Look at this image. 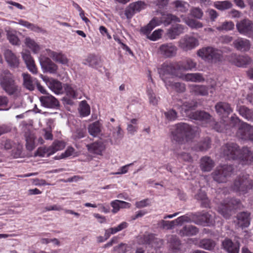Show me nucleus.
Masks as SVG:
<instances>
[{"label":"nucleus","instance_id":"1","mask_svg":"<svg viewBox=\"0 0 253 253\" xmlns=\"http://www.w3.org/2000/svg\"><path fill=\"white\" fill-rule=\"evenodd\" d=\"M221 155L228 160H235L239 157L247 163H253V153L248 147H243L240 153L239 147L234 143H229L221 148Z\"/></svg>","mask_w":253,"mask_h":253},{"label":"nucleus","instance_id":"2","mask_svg":"<svg viewBox=\"0 0 253 253\" xmlns=\"http://www.w3.org/2000/svg\"><path fill=\"white\" fill-rule=\"evenodd\" d=\"M176 106L177 109L180 110V112L183 115H185L188 116L190 119L205 121L207 123L210 122V123L211 122V116L209 113L205 111H197L189 113L190 109L197 106V103L194 101L182 103V102L179 100L178 103L176 104Z\"/></svg>","mask_w":253,"mask_h":253},{"label":"nucleus","instance_id":"3","mask_svg":"<svg viewBox=\"0 0 253 253\" xmlns=\"http://www.w3.org/2000/svg\"><path fill=\"white\" fill-rule=\"evenodd\" d=\"M182 67L178 63H164L160 69V73L169 74L173 77L182 79H204L200 73L184 74L182 72Z\"/></svg>","mask_w":253,"mask_h":253},{"label":"nucleus","instance_id":"4","mask_svg":"<svg viewBox=\"0 0 253 253\" xmlns=\"http://www.w3.org/2000/svg\"><path fill=\"white\" fill-rule=\"evenodd\" d=\"M174 127L171 132L172 138L178 143H183L185 141H188L193 138L194 134V129L188 124L178 123L175 125Z\"/></svg>","mask_w":253,"mask_h":253},{"label":"nucleus","instance_id":"5","mask_svg":"<svg viewBox=\"0 0 253 253\" xmlns=\"http://www.w3.org/2000/svg\"><path fill=\"white\" fill-rule=\"evenodd\" d=\"M253 188V180L250 178L249 174H243L237 176L234 180L232 189L241 194L247 193Z\"/></svg>","mask_w":253,"mask_h":253},{"label":"nucleus","instance_id":"6","mask_svg":"<svg viewBox=\"0 0 253 253\" xmlns=\"http://www.w3.org/2000/svg\"><path fill=\"white\" fill-rule=\"evenodd\" d=\"M243 205L241 201L237 199H230L218 208V212L225 218L228 219L234 210L241 209Z\"/></svg>","mask_w":253,"mask_h":253},{"label":"nucleus","instance_id":"7","mask_svg":"<svg viewBox=\"0 0 253 253\" xmlns=\"http://www.w3.org/2000/svg\"><path fill=\"white\" fill-rule=\"evenodd\" d=\"M197 55L208 62L219 61L221 56V52L211 46L203 47L197 51Z\"/></svg>","mask_w":253,"mask_h":253},{"label":"nucleus","instance_id":"8","mask_svg":"<svg viewBox=\"0 0 253 253\" xmlns=\"http://www.w3.org/2000/svg\"><path fill=\"white\" fill-rule=\"evenodd\" d=\"M233 170V168L231 165L220 166L217 167L212 173V176L214 180L217 182H225L228 178L231 176Z\"/></svg>","mask_w":253,"mask_h":253},{"label":"nucleus","instance_id":"9","mask_svg":"<svg viewBox=\"0 0 253 253\" xmlns=\"http://www.w3.org/2000/svg\"><path fill=\"white\" fill-rule=\"evenodd\" d=\"M199 44V41L196 37L188 35L181 37L178 42L179 47L184 51L191 50Z\"/></svg>","mask_w":253,"mask_h":253},{"label":"nucleus","instance_id":"10","mask_svg":"<svg viewBox=\"0 0 253 253\" xmlns=\"http://www.w3.org/2000/svg\"><path fill=\"white\" fill-rule=\"evenodd\" d=\"M228 59L232 64L239 67H246L253 62L252 58L247 55L232 53L228 56Z\"/></svg>","mask_w":253,"mask_h":253},{"label":"nucleus","instance_id":"11","mask_svg":"<svg viewBox=\"0 0 253 253\" xmlns=\"http://www.w3.org/2000/svg\"><path fill=\"white\" fill-rule=\"evenodd\" d=\"M238 31L245 36H253V22L248 19H244L236 24Z\"/></svg>","mask_w":253,"mask_h":253},{"label":"nucleus","instance_id":"12","mask_svg":"<svg viewBox=\"0 0 253 253\" xmlns=\"http://www.w3.org/2000/svg\"><path fill=\"white\" fill-rule=\"evenodd\" d=\"M177 48L172 43H166L161 44L158 50L159 54L165 58H171L176 55Z\"/></svg>","mask_w":253,"mask_h":253},{"label":"nucleus","instance_id":"13","mask_svg":"<svg viewBox=\"0 0 253 253\" xmlns=\"http://www.w3.org/2000/svg\"><path fill=\"white\" fill-rule=\"evenodd\" d=\"M234 223L237 229H244L248 227L250 224V213L248 211H243L237 214Z\"/></svg>","mask_w":253,"mask_h":253},{"label":"nucleus","instance_id":"14","mask_svg":"<svg viewBox=\"0 0 253 253\" xmlns=\"http://www.w3.org/2000/svg\"><path fill=\"white\" fill-rule=\"evenodd\" d=\"M39 61L43 72L55 74L58 69V66L50 58L44 56H41Z\"/></svg>","mask_w":253,"mask_h":253},{"label":"nucleus","instance_id":"15","mask_svg":"<svg viewBox=\"0 0 253 253\" xmlns=\"http://www.w3.org/2000/svg\"><path fill=\"white\" fill-rule=\"evenodd\" d=\"M237 135L243 139L253 141V126L245 123L241 124L237 131Z\"/></svg>","mask_w":253,"mask_h":253},{"label":"nucleus","instance_id":"16","mask_svg":"<svg viewBox=\"0 0 253 253\" xmlns=\"http://www.w3.org/2000/svg\"><path fill=\"white\" fill-rule=\"evenodd\" d=\"M233 45L238 51L247 52L250 50L251 43L249 40L239 37L233 41Z\"/></svg>","mask_w":253,"mask_h":253},{"label":"nucleus","instance_id":"17","mask_svg":"<svg viewBox=\"0 0 253 253\" xmlns=\"http://www.w3.org/2000/svg\"><path fill=\"white\" fill-rule=\"evenodd\" d=\"M3 54L6 62L10 67L13 68L18 67L19 60L11 50L9 49H5Z\"/></svg>","mask_w":253,"mask_h":253},{"label":"nucleus","instance_id":"18","mask_svg":"<svg viewBox=\"0 0 253 253\" xmlns=\"http://www.w3.org/2000/svg\"><path fill=\"white\" fill-rule=\"evenodd\" d=\"M22 56L28 70L33 74H36L38 72L35 61L29 51L22 52Z\"/></svg>","mask_w":253,"mask_h":253},{"label":"nucleus","instance_id":"19","mask_svg":"<svg viewBox=\"0 0 253 253\" xmlns=\"http://www.w3.org/2000/svg\"><path fill=\"white\" fill-rule=\"evenodd\" d=\"M222 245L228 253H239L240 246L237 242L234 243L230 239H225L223 241Z\"/></svg>","mask_w":253,"mask_h":253},{"label":"nucleus","instance_id":"20","mask_svg":"<svg viewBox=\"0 0 253 253\" xmlns=\"http://www.w3.org/2000/svg\"><path fill=\"white\" fill-rule=\"evenodd\" d=\"M184 26L177 24L172 26L167 32V36L171 40L175 39L177 37L184 33Z\"/></svg>","mask_w":253,"mask_h":253},{"label":"nucleus","instance_id":"21","mask_svg":"<svg viewBox=\"0 0 253 253\" xmlns=\"http://www.w3.org/2000/svg\"><path fill=\"white\" fill-rule=\"evenodd\" d=\"M216 113L220 116L227 117L232 112L230 105L226 102H219L215 106Z\"/></svg>","mask_w":253,"mask_h":253},{"label":"nucleus","instance_id":"22","mask_svg":"<svg viewBox=\"0 0 253 253\" xmlns=\"http://www.w3.org/2000/svg\"><path fill=\"white\" fill-rule=\"evenodd\" d=\"M40 101L45 107L54 108L59 105L58 101L51 95H46L40 98Z\"/></svg>","mask_w":253,"mask_h":253},{"label":"nucleus","instance_id":"23","mask_svg":"<svg viewBox=\"0 0 253 253\" xmlns=\"http://www.w3.org/2000/svg\"><path fill=\"white\" fill-rule=\"evenodd\" d=\"M211 145V139L209 137H206L192 146L191 149L195 151L205 152L210 148Z\"/></svg>","mask_w":253,"mask_h":253},{"label":"nucleus","instance_id":"24","mask_svg":"<svg viewBox=\"0 0 253 253\" xmlns=\"http://www.w3.org/2000/svg\"><path fill=\"white\" fill-rule=\"evenodd\" d=\"M110 143L112 145H118L120 143L121 140L123 137V132L120 126H117L116 128H113L112 135L108 136Z\"/></svg>","mask_w":253,"mask_h":253},{"label":"nucleus","instance_id":"25","mask_svg":"<svg viewBox=\"0 0 253 253\" xmlns=\"http://www.w3.org/2000/svg\"><path fill=\"white\" fill-rule=\"evenodd\" d=\"M0 84L3 89L9 94H13L18 90L14 80H1Z\"/></svg>","mask_w":253,"mask_h":253},{"label":"nucleus","instance_id":"26","mask_svg":"<svg viewBox=\"0 0 253 253\" xmlns=\"http://www.w3.org/2000/svg\"><path fill=\"white\" fill-rule=\"evenodd\" d=\"M88 151L94 154L101 155L105 149V146L101 141H96L86 145Z\"/></svg>","mask_w":253,"mask_h":253},{"label":"nucleus","instance_id":"27","mask_svg":"<svg viewBox=\"0 0 253 253\" xmlns=\"http://www.w3.org/2000/svg\"><path fill=\"white\" fill-rule=\"evenodd\" d=\"M161 23H162L161 19H160L158 17H154L146 26L141 29V31L144 34L148 35L156 26L159 25Z\"/></svg>","mask_w":253,"mask_h":253},{"label":"nucleus","instance_id":"28","mask_svg":"<svg viewBox=\"0 0 253 253\" xmlns=\"http://www.w3.org/2000/svg\"><path fill=\"white\" fill-rule=\"evenodd\" d=\"M161 23H162L161 19H160L158 17H154L146 26L141 29V31L144 34L148 35L156 26L159 25Z\"/></svg>","mask_w":253,"mask_h":253},{"label":"nucleus","instance_id":"29","mask_svg":"<svg viewBox=\"0 0 253 253\" xmlns=\"http://www.w3.org/2000/svg\"><path fill=\"white\" fill-rule=\"evenodd\" d=\"M198 232L199 230L196 227L188 225L184 226L180 229L178 234L181 236H190L196 235Z\"/></svg>","mask_w":253,"mask_h":253},{"label":"nucleus","instance_id":"30","mask_svg":"<svg viewBox=\"0 0 253 253\" xmlns=\"http://www.w3.org/2000/svg\"><path fill=\"white\" fill-rule=\"evenodd\" d=\"M214 167V162L210 157L205 156L200 160V167L204 171H210Z\"/></svg>","mask_w":253,"mask_h":253},{"label":"nucleus","instance_id":"31","mask_svg":"<svg viewBox=\"0 0 253 253\" xmlns=\"http://www.w3.org/2000/svg\"><path fill=\"white\" fill-rule=\"evenodd\" d=\"M48 87L55 93H61L63 92V86L58 80H43Z\"/></svg>","mask_w":253,"mask_h":253},{"label":"nucleus","instance_id":"32","mask_svg":"<svg viewBox=\"0 0 253 253\" xmlns=\"http://www.w3.org/2000/svg\"><path fill=\"white\" fill-rule=\"evenodd\" d=\"M25 137L26 141V148L29 151L33 150L35 147V136L34 134L30 131L25 132Z\"/></svg>","mask_w":253,"mask_h":253},{"label":"nucleus","instance_id":"33","mask_svg":"<svg viewBox=\"0 0 253 253\" xmlns=\"http://www.w3.org/2000/svg\"><path fill=\"white\" fill-rule=\"evenodd\" d=\"M23 84L26 88L30 90H34L37 86L42 93H44L45 92V90L36 80H24Z\"/></svg>","mask_w":253,"mask_h":253},{"label":"nucleus","instance_id":"34","mask_svg":"<svg viewBox=\"0 0 253 253\" xmlns=\"http://www.w3.org/2000/svg\"><path fill=\"white\" fill-rule=\"evenodd\" d=\"M162 22L164 23L165 26H168L172 22H180V19L175 15L170 13L164 14L162 15L161 18Z\"/></svg>","mask_w":253,"mask_h":253},{"label":"nucleus","instance_id":"35","mask_svg":"<svg viewBox=\"0 0 253 253\" xmlns=\"http://www.w3.org/2000/svg\"><path fill=\"white\" fill-rule=\"evenodd\" d=\"M88 130L89 134L94 136H97L101 132V124L98 121L95 122L88 126Z\"/></svg>","mask_w":253,"mask_h":253},{"label":"nucleus","instance_id":"36","mask_svg":"<svg viewBox=\"0 0 253 253\" xmlns=\"http://www.w3.org/2000/svg\"><path fill=\"white\" fill-rule=\"evenodd\" d=\"M172 4L177 10L181 12H186L189 7L187 2L181 0H176L172 2Z\"/></svg>","mask_w":253,"mask_h":253},{"label":"nucleus","instance_id":"37","mask_svg":"<svg viewBox=\"0 0 253 253\" xmlns=\"http://www.w3.org/2000/svg\"><path fill=\"white\" fill-rule=\"evenodd\" d=\"M215 245L214 241L211 239H204L200 242L199 247L206 250L212 251L214 249Z\"/></svg>","mask_w":253,"mask_h":253},{"label":"nucleus","instance_id":"38","mask_svg":"<svg viewBox=\"0 0 253 253\" xmlns=\"http://www.w3.org/2000/svg\"><path fill=\"white\" fill-rule=\"evenodd\" d=\"M195 198L198 200L201 201V206L204 208H207L209 207L210 201L208 198L206 193L204 191L200 190L198 193L195 195Z\"/></svg>","mask_w":253,"mask_h":253},{"label":"nucleus","instance_id":"39","mask_svg":"<svg viewBox=\"0 0 253 253\" xmlns=\"http://www.w3.org/2000/svg\"><path fill=\"white\" fill-rule=\"evenodd\" d=\"M238 111L239 114L247 120L249 121L253 120V111L252 110L242 106L239 108Z\"/></svg>","mask_w":253,"mask_h":253},{"label":"nucleus","instance_id":"40","mask_svg":"<svg viewBox=\"0 0 253 253\" xmlns=\"http://www.w3.org/2000/svg\"><path fill=\"white\" fill-rule=\"evenodd\" d=\"M170 248L173 252L179 251L180 249V242L176 236L171 235L169 239Z\"/></svg>","mask_w":253,"mask_h":253},{"label":"nucleus","instance_id":"41","mask_svg":"<svg viewBox=\"0 0 253 253\" xmlns=\"http://www.w3.org/2000/svg\"><path fill=\"white\" fill-rule=\"evenodd\" d=\"M66 146V144L64 141L60 140H55L50 146V149L51 154H53L58 151L63 150Z\"/></svg>","mask_w":253,"mask_h":253},{"label":"nucleus","instance_id":"42","mask_svg":"<svg viewBox=\"0 0 253 253\" xmlns=\"http://www.w3.org/2000/svg\"><path fill=\"white\" fill-rule=\"evenodd\" d=\"M53 60L62 64H66L68 63L67 57L63 54L52 51L50 55Z\"/></svg>","mask_w":253,"mask_h":253},{"label":"nucleus","instance_id":"43","mask_svg":"<svg viewBox=\"0 0 253 253\" xmlns=\"http://www.w3.org/2000/svg\"><path fill=\"white\" fill-rule=\"evenodd\" d=\"M214 6L217 9L223 11L232 8L233 4L229 0H224L214 2Z\"/></svg>","mask_w":253,"mask_h":253},{"label":"nucleus","instance_id":"44","mask_svg":"<svg viewBox=\"0 0 253 253\" xmlns=\"http://www.w3.org/2000/svg\"><path fill=\"white\" fill-rule=\"evenodd\" d=\"M192 90L196 95L205 96L208 94V88L203 85H192Z\"/></svg>","mask_w":253,"mask_h":253},{"label":"nucleus","instance_id":"45","mask_svg":"<svg viewBox=\"0 0 253 253\" xmlns=\"http://www.w3.org/2000/svg\"><path fill=\"white\" fill-rule=\"evenodd\" d=\"M144 240L145 243L151 245L152 247L154 248L158 247V246L155 245L156 243L160 242L161 245L162 244L160 239L155 238L152 234L144 235Z\"/></svg>","mask_w":253,"mask_h":253},{"label":"nucleus","instance_id":"46","mask_svg":"<svg viewBox=\"0 0 253 253\" xmlns=\"http://www.w3.org/2000/svg\"><path fill=\"white\" fill-rule=\"evenodd\" d=\"M158 224L160 228L166 230L172 229L176 225L175 220L170 221L161 220L159 221Z\"/></svg>","mask_w":253,"mask_h":253},{"label":"nucleus","instance_id":"47","mask_svg":"<svg viewBox=\"0 0 253 253\" xmlns=\"http://www.w3.org/2000/svg\"><path fill=\"white\" fill-rule=\"evenodd\" d=\"M18 23L22 25L27 28L36 32H42L43 30L38 26L37 25H34L33 24L30 23L28 21H24L23 20H20L18 21Z\"/></svg>","mask_w":253,"mask_h":253},{"label":"nucleus","instance_id":"48","mask_svg":"<svg viewBox=\"0 0 253 253\" xmlns=\"http://www.w3.org/2000/svg\"><path fill=\"white\" fill-rule=\"evenodd\" d=\"M185 23L191 29H199L203 27V24L200 21L191 18H186Z\"/></svg>","mask_w":253,"mask_h":253},{"label":"nucleus","instance_id":"49","mask_svg":"<svg viewBox=\"0 0 253 253\" xmlns=\"http://www.w3.org/2000/svg\"><path fill=\"white\" fill-rule=\"evenodd\" d=\"M79 110L81 115L83 117L87 116L89 114L90 107L86 101L84 100L81 102Z\"/></svg>","mask_w":253,"mask_h":253},{"label":"nucleus","instance_id":"50","mask_svg":"<svg viewBox=\"0 0 253 253\" xmlns=\"http://www.w3.org/2000/svg\"><path fill=\"white\" fill-rule=\"evenodd\" d=\"M25 42L26 45L31 48L35 53H37L39 51L40 49L39 45L30 38H26Z\"/></svg>","mask_w":253,"mask_h":253},{"label":"nucleus","instance_id":"51","mask_svg":"<svg viewBox=\"0 0 253 253\" xmlns=\"http://www.w3.org/2000/svg\"><path fill=\"white\" fill-rule=\"evenodd\" d=\"M211 126L218 132H223L225 129H227L225 122L223 121H221L220 122L211 121Z\"/></svg>","mask_w":253,"mask_h":253},{"label":"nucleus","instance_id":"52","mask_svg":"<svg viewBox=\"0 0 253 253\" xmlns=\"http://www.w3.org/2000/svg\"><path fill=\"white\" fill-rule=\"evenodd\" d=\"M50 149V146L48 147H40L38 149L37 151L35 153V156L44 157L46 155L47 157H49L51 155V153Z\"/></svg>","mask_w":253,"mask_h":253},{"label":"nucleus","instance_id":"53","mask_svg":"<svg viewBox=\"0 0 253 253\" xmlns=\"http://www.w3.org/2000/svg\"><path fill=\"white\" fill-rule=\"evenodd\" d=\"M166 85H171L172 87L176 90L177 92H182L185 91V85L179 82L172 84L170 81L168 82H165Z\"/></svg>","mask_w":253,"mask_h":253},{"label":"nucleus","instance_id":"54","mask_svg":"<svg viewBox=\"0 0 253 253\" xmlns=\"http://www.w3.org/2000/svg\"><path fill=\"white\" fill-rule=\"evenodd\" d=\"M86 61L89 63L90 66L96 67L99 65L100 60L97 56L94 54H90L87 57Z\"/></svg>","mask_w":253,"mask_h":253},{"label":"nucleus","instance_id":"55","mask_svg":"<svg viewBox=\"0 0 253 253\" xmlns=\"http://www.w3.org/2000/svg\"><path fill=\"white\" fill-rule=\"evenodd\" d=\"M234 24L231 21H226L223 22L221 25L216 28L218 31H230L234 29Z\"/></svg>","mask_w":253,"mask_h":253},{"label":"nucleus","instance_id":"56","mask_svg":"<svg viewBox=\"0 0 253 253\" xmlns=\"http://www.w3.org/2000/svg\"><path fill=\"white\" fill-rule=\"evenodd\" d=\"M75 149L72 147H69L65 152L62 153L59 156H56L54 158L55 160H60L67 158L74 154Z\"/></svg>","mask_w":253,"mask_h":253},{"label":"nucleus","instance_id":"57","mask_svg":"<svg viewBox=\"0 0 253 253\" xmlns=\"http://www.w3.org/2000/svg\"><path fill=\"white\" fill-rule=\"evenodd\" d=\"M7 37L9 42L12 44L17 45L19 43V40L18 37L13 32L8 31L7 32Z\"/></svg>","mask_w":253,"mask_h":253},{"label":"nucleus","instance_id":"58","mask_svg":"<svg viewBox=\"0 0 253 253\" xmlns=\"http://www.w3.org/2000/svg\"><path fill=\"white\" fill-rule=\"evenodd\" d=\"M191 15L192 17L198 19H202L203 16V12L199 7H194L190 11Z\"/></svg>","mask_w":253,"mask_h":253},{"label":"nucleus","instance_id":"59","mask_svg":"<svg viewBox=\"0 0 253 253\" xmlns=\"http://www.w3.org/2000/svg\"><path fill=\"white\" fill-rule=\"evenodd\" d=\"M148 95L150 104L153 106L157 105L159 102V97H157L152 90H149Z\"/></svg>","mask_w":253,"mask_h":253},{"label":"nucleus","instance_id":"60","mask_svg":"<svg viewBox=\"0 0 253 253\" xmlns=\"http://www.w3.org/2000/svg\"><path fill=\"white\" fill-rule=\"evenodd\" d=\"M65 89L66 91L67 94L73 98L78 97V91L77 89H75L72 86L70 85H66Z\"/></svg>","mask_w":253,"mask_h":253},{"label":"nucleus","instance_id":"61","mask_svg":"<svg viewBox=\"0 0 253 253\" xmlns=\"http://www.w3.org/2000/svg\"><path fill=\"white\" fill-rule=\"evenodd\" d=\"M196 63L191 59H188L186 60L185 63L184 65H181L182 67V70H190L196 67Z\"/></svg>","mask_w":253,"mask_h":253},{"label":"nucleus","instance_id":"62","mask_svg":"<svg viewBox=\"0 0 253 253\" xmlns=\"http://www.w3.org/2000/svg\"><path fill=\"white\" fill-rule=\"evenodd\" d=\"M130 5L136 13L139 12L144 8L145 3L141 1H138L137 2L130 3Z\"/></svg>","mask_w":253,"mask_h":253},{"label":"nucleus","instance_id":"63","mask_svg":"<svg viewBox=\"0 0 253 253\" xmlns=\"http://www.w3.org/2000/svg\"><path fill=\"white\" fill-rule=\"evenodd\" d=\"M164 114L167 119L169 121L174 120L177 118V113L173 109L165 112Z\"/></svg>","mask_w":253,"mask_h":253},{"label":"nucleus","instance_id":"64","mask_svg":"<svg viewBox=\"0 0 253 253\" xmlns=\"http://www.w3.org/2000/svg\"><path fill=\"white\" fill-rule=\"evenodd\" d=\"M162 30L159 29L154 31L153 33L150 35H147V38L151 41H155L157 40L160 39L162 36Z\"/></svg>","mask_w":253,"mask_h":253}]
</instances>
